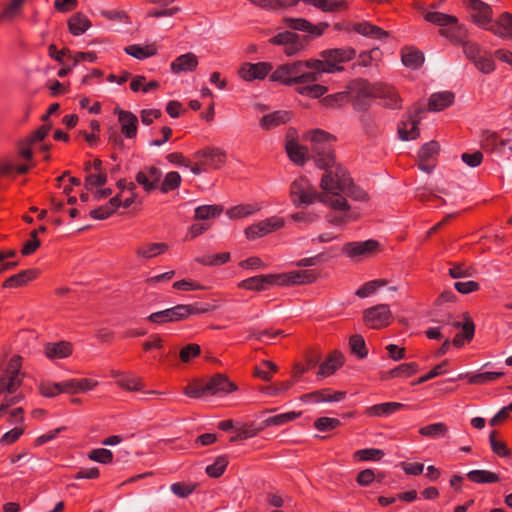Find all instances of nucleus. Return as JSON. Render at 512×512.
<instances>
[{
  "instance_id": "nucleus-1",
  "label": "nucleus",
  "mask_w": 512,
  "mask_h": 512,
  "mask_svg": "<svg viewBox=\"0 0 512 512\" xmlns=\"http://www.w3.org/2000/svg\"><path fill=\"white\" fill-rule=\"evenodd\" d=\"M349 184V174L343 167L325 172L321 178L320 186L323 193L320 202L331 208L326 219L334 226H342L358 218V213L352 210L346 198L339 194V191H345Z\"/></svg>"
},
{
  "instance_id": "nucleus-2",
  "label": "nucleus",
  "mask_w": 512,
  "mask_h": 512,
  "mask_svg": "<svg viewBox=\"0 0 512 512\" xmlns=\"http://www.w3.org/2000/svg\"><path fill=\"white\" fill-rule=\"evenodd\" d=\"M313 63L307 59L280 65L270 74L269 79L286 86L296 85V92L302 96L320 98L328 89L316 83L318 79Z\"/></svg>"
},
{
  "instance_id": "nucleus-3",
  "label": "nucleus",
  "mask_w": 512,
  "mask_h": 512,
  "mask_svg": "<svg viewBox=\"0 0 512 512\" xmlns=\"http://www.w3.org/2000/svg\"><path fill=\"white\" fill-rule=\"evenodd\" d=\"M424 19L429 23L439 26L441 36L452 42L462 43L463 52L471 62L474 63L481 56V49L478 44L465 41L467 31L455 16L442 12H426Z\"/></svg>"
},
{
  "instance_id": "nucleus-4",
  "label": "nucleus",
  "mask_w": 512,
  "mask_h": 512,
  "mask_svg": "<svg viewBox=\"0 0 512 512\" xmlns=\"http://www.w3.org/2000/svg\"><path fill=\"white\" fill-rule=\"evenodd\" d=\"M306 139L311 143V150L314 153V159L320 169L335 171L337 166L333 168L335 156L333 143L336 137L324 130L314 129L306 134ZM338 167H340L338 165Z\"/></svg>"
},
{
  "instance_id": "nucleus-5",
  "label": "nucleus",
  "mask_w": 512,
  "mask_h": 512,
  "mask_svg": "<svg viewBox=\"0 0 512 512\" xmlns=\"http://www.w3.org/2000/svg\"><path fill=\"white\" fill-rule=\"evenodd\" d=\"M356 56V51L351 47L326 49L320 52L322 59L310 58L317 79L320 80L324 73L343 71L342 63L351 61Z\"/></svg>"
},
{
  "instance_id": "nucleus-6",
  "label": "nucleus",
  "mask_w": 512,
  "mask_h": 512,
  "mask_svg": "<svg viewBox=\"0 0 512 512\" xmlns=\"http://www.w3.org/2000/svg\"><path fill=\"white\" fill-rule=\"evenodd\" d=\"M209 309L195 304H178L171 308L151 313L146 320L156 325L179 322L188 319L192 315L206 313Z\"/></svg>"
},
{
  "instance_id": "nucleus-7",
  "label": "nucleus",
  "mask_w": 512,
  "mask_h": 512,
  "mask_svg": "<svg viewBox=\"0 0 512 512\" xmlns=\"http://www.w3.org/2000/svg\"><path fill=\"white\" fill-rule=\"evenodd\" d=\"M379 83L370 84L366 80H356L350 85V92L353 98L355 110L364 111L370 105L372 99L378 96Z\"/></svg>"
},
{
  "instance_id": "nucleus-8",
  "label": "nucleus",
  "mask_w": 512,
  "mask_h": 512,
  "mask_svg": "<svg viewBox=\"0 0 512 512\" xmlns=\"http://www.w3.org/2000/svg\"><path fill=\"white\" fill-rule=\"evenodd\" d=\"M318 194L308 179L300 177L295 179L290 186V197L292 203L299 207L301 205L313 204L316 199L320 200Z\"/></svg>"
},
{
  "instance_id": "nucleus-9",
  "label": "nucleus",
  "mask_w": 512,
  "mask_h": 512,
  "mask_svg": "<svg viewBox=\"0 0 512 512\" xmlns=\"http://www.w3.org/2000/svg\"><path fill=\"white\" fill-rule=\"evenodd\" d=\"M21 357L14 356L10 359L5 374L0 376V394L16 392L22 385L23 377L20 374Z\"/></svg>"
},
{
  "instance_id": "nucleus-10",
  "label": "nucleus",
  "mask_w": 512,
  "mask_h": 512,
  "mask_svg": "<svg viewBox=\"0 0 512 512\" xmlns=\"http://www.w3.org/2000/svg\"><path fill=\"white\" fill-rule=\"evenodd\" d=\"M391 320L392 312L387 304H378L366 309L363 313V321L371 329L387 327Z\"/></svg>"
},
{
  "instance_id": "nucleus-11",
  "label": "nucleus",
  "mask_w": 512,
  "mask_h": 512,
  "mask_svg": "<svg viewBox=\"0 0 512 512\" xmlns=\"http://www.w3.org/2000/svg\"><path fill=\"white\" fill-rule=\"evenodd\" d=\"M285 221L282 217L272 216L248 226L245 229L247 239L254 240L284 227Z\"/></svg>"
},
{
  "instance_id": "nucleus-12",
  "label": "nucleus",
  "mask_w": 512,
  "mask_h": 512,
  "mask_svg": "<svg viewBox=\"0 0 512 512\" xmlns=\"http://www.w3.org/2000/svg\"><path fill=\"white\" fill-rule=\"evenodd\" d=\"M273 66L269 62H258V63H243L239 70L238 75L244 81H254L265 79L272 71Z\"/></svg>"
},
{
  "instance_id": "nucleus-13",
  "label": "nucleus",
  "mask_w": 512,
  "mask_h": 512,
  "mask_svg": "<svg viewBox=\"0 0 512 512\" xmlns=\"http://www.w3.org/2000/svg\"><path fill=\"white\" fill-rule=\"evenodd\" d=\"M283 22L292 30L307 32L309 34L308 36H310V40L314 37H320L329 27L327 22L312 24L304 18L285 17Z\"/></svg>"
},
{
  "instance_id": "nucleus-14",
  "label": "nucleus",
  "mask_w": 512,
  "mask_h": 512,
  "mask_svg": "<svg viewBox=\"0 0 512 512\" xmlns=\"http://www.w3.org/2000/svg\"><path fill=\"white\" fill-rule=\"evenodd\" d=\"M317 279L314 270L290 271L277 274L278 286L310 284Z\"/></svg>"
},
{
  "instance_id": "nucleus-15",
  "label": "nucleus",
  "mask_w": 512,
  "mask_h": 512,
  "mask_svg": "<svg viewBox=\"0 0 512 512\" xmlns=\"http://www.w3.org/2000/svg\"><path fill=\"white\" fill-rule=\"evenodd\" d=\"M379 247L376 240L355 241L344 244L342 251L349 258L367 257L374 254Z\"/></svg>"
},
{
  "instance_id": "nucleus-16",
  "label": "nucleus",
  "mask_w": 512,
  "mask_h": 512,
  "mask_svg": "<svg viewBox=\"0 0 512 512\" xmlns=\"http://www.w3.org/2000/svg\"><path fill=\"white\" fill-rule=\"evenodd\" d=\"M421 110L409 113L403 117L398 125V134L401 140L408 141L416 139L420 132L418 125L420 123Z\"/></svg>"
},
{
  "instance_id": "nucleus-17",
  "label": "nucleus",
  "mask_w": 512,
  "mask_h": 512,
  "mask_svg": "<svg viewBox=\"0 0 512 512\" xmlns=\"http://www.w3.org/2000/svg\"><path fill=\"white\" fill-rule=\"evenodd\" d=\"M196 158L203 159L201 164L210 169H220L226 163V152L221 148H204L195 153Z\"/></svg>"
},
{
  "instance_id": "nucleus-18",
  "label": "nucleus",
  "mask_w": 512,
  "mask_h": 512,
  "mask_svg": "<svg viewBox=\"0 0 512 512\" xmlns=\"http://www.w3.org/2000/svg\"><path fill=\"white\" fill-rule=\"evenodd\" d=\"M162 171L155 166H145L136 176V182L143 187L146 192L154 191L158 188Z\"/></svg>"
},
{
  "instance_id": "nucleus-19",
  "label": "nucleus",
  "mask_w": 512,
  "mask_h": 512,
  "mask_svg": "<svg viewBox=\"0 0 512 512\" xmlns=\"http://www.w3.org/2000/svg\"><path fill=\"white\" fill-rule=\"evenodd\" d=\"M272 286H278L277 274L257 275L239 282L238 287L251 291H265Z\"/></svg>"
},
{
  "instance_id": "nucleus-20",
  "label": "nucleus",
  "mask_w": 512,
  "mask_h": 512,
  "mask_svg": "<svg viewBox=\"0 0 512 512\" xmlns=\"http://www.w3.org/2000/svg\"><path fill=\"white\" fill-rule=\"evenodd\" d=\"M469 7L472 10V19L476 25L489 30L492 25V8L481 0H469Z\"/></svg>"
},
{
  "instance_id": "nucleus-21",
  "label": "nucleus",
  "mask_w": 512,
  "mask_h": 512,
  "mask_svg": "<svg viewBox=\"0 0 512 512\" xmlns=\"http://www.w3.org/2000/svg\"><path fill=\"white\" fill-rule=\"evenodd\" d=\"M463 318V323L459 321L446 322L447 324L452 325L454 328L462 329V333H457L452 341L453 345L458 348L462 347L465 341L470 342L473 339L475 333V325L472 318L467 313L463 315Z\"/></svg>"
},
{
  "instance_id": "nucleus-22",
  "label": "nucleus",
  "mask_w": 512,
  "mask_h": 512,
  "mask_svg": "<svg viewBox=\"0 0 512 512\" xmlns=\"http://www.w3.org/2000/svg\"><path fill=\"white\" fill-rule=\"evenodd\" d=\"M346 397V392L344 391H334L330 388L320 389L317 391H313L301 396V400L304 402H313V403H321V402H340L344 400Z\"/></svg>"
},
{
  "instance_id": "nucleus-23",
  "label": "nucleus",
  "mask_w": 512,
  "mask_h": 512,
  "mask_svg": "<svg viewBox=\"0 0 512 512\" xmlns=\"http://www.w3.org/2000/svg\"><path fill=\"white\" fill-rule=\"evenodd\" d=\"M114 113L118 115V121L121 125V132L126 138H134L137 134L138 118L130 111L115 108Z\"/></svg>"
},
{
  "instance_id": "nucleus-24",
  "label": "nucleus",
  "mask_w": 512,
  "mask_h": 512,
  "mask_svg": "<svg viewBox=\"0 0 512 512\" xmlns=\"http://www.w3.org/2000/svg\"><path fill=\"white\" fill-rule=\"evenodd\" d=\"M44 355L50 360L64 359L73 352V346L68 341L48 342L43 346Z\"/></svg>"
},
{
  "instance_id": "nucleus-25",
  "label": "nucleus",
  "mask_w": 512,
  "mask_h": 512,
  "mask_svg": "<svg viewBox=\"0 0 512 512\" xmlns=\"http://www.w3.org/2000/svg\"><path fill=\"white\" fill-rule=\"evenodd\" d=\"M235 389V384L221 374L215 375L205 383V390L208 395L226 394Z\"/></svg>"
},
{
  "instance_id": "nucleus-26",
  "label": "nucleus",
  "mask_w": 512,
  "mask_h": 512,
  "mask_svg": "<svg viewBox=\"0 0 512 512\" xmlns=\"http://www.w3.org/2000/svg\"><path fill=\"white\" fill-rule=\"evenodd\" d=\"M168 248L169 246L164 242H144L136 247L135 254L138 259L150 260L164 254Z\"/></svg>"
},
{
  "instance_id": "nucleus-27",
  "label": "nucleus",
  "mask_w": 512,
  "mask_h": 512,
  "mask_svg": "<svg viewBox=\"0 0 512 512\" xmlns=\"http://www.w3.org/2000/svg\"><path fill=\"white\" fill-rule=\"evenodd\" d=\"M489 31L502 39L512 40V14L503 12L489 27Z\"/></svg>"
},
{
  "instance_id": "nucleus-28",
  "label": "nucleus",
  "mask_w": 512,
  "mask_h": 512,
  "mask_svg": "<svg viewBox=\"0 0 512 512\" xmlns=\"http://www.w3.org/2000/svg\"><path fill=\"white\" fill-rule=\"evenodd\" d=\"M381 99L383 106L390 109H399L402 107V100L399 97L397 90L387 84L379 83L378 96Z\"/></svg>"
},
{
  "instance_id": "nucleus-29",
  "label": "nucleus",
  "mask_w": 512,
  "mask_h": 512,
  "mask_svg": "<svg viewBox=\"0 0 512 512\" xmlns=\"http://www.w3.org/2000/svg\"><path fill=\"white\" fill-rule=\"evenodd\" d=\"M405 407V404L399 402L379 403L367 407L364 414L368 417H388Z\"/></svg>"
},
{
  "instance_id": "nucleus-30",
  "label": "nucleus",
  "mask_w": 512,
  "mask_h": 512,
  "mask_svg": "<svg viewBox=\"0 0 512 512\" xmlns=\"http://www.w3.org/2000/svg\"><path fill=\"white\" fill-rule=\"evenodd\" d=\"M197 66L198 57L194 53L188 52L178 56L174 61H172L170 69L173 73L179 74L182 72H192L196 70Z\"/></svg>"
},
{
  "instance_id": "nucleus-31",
  "label": "nucleus",
  "mask_w": 512,
  "mask_h": 512,
  "mask_svg": "<svg viewBox=\"0 0 512 512\" xmlns=\"http://www.w3.org/2000/svg\"><path fill=\"white\" fill-rule=\"evenodd\" d=\"M39 275L37 269H27L20 271L19 273L10 276L3 282L4 288H18L25 286L32 280L36 279Z\"/></svg>"
},
{
  "instance_id": "nucleus-32",
  "label": "nucleus",
  "mask_w": 512,
  "mask_h": 512,
  "mask_svg": "<svg viewBox=\"0 0 512 512\" xmlns=\"http://www.w3.org/2000/svg\"><path fill=\"white\" fill-rule=\"evenodd\" d=\"M344 363L343 354L334 350L329 354L327 359L320 365L318 374L321 376H330L335 373Z\"/></svg>"
},
{
  "instance_id": "nucleus-33",
  "label": "nucleus",
  "mask_w": 512,
  "mask_h": 512,
  "mask_svg": "<svg viewBox=\"0 0 512 512\" xmlns=\"http://www.w3.org/2000/svg\"><path fill=\"white\" fill-rule=\"evenodd\" d=\"M67 24L68 30L73 36L84 34L91 27V21L81 12L73 14Z\"/></svg>"
},
{
  "instance_id": "nucleus-34",
  "label": "nucleus",
  "mask_w": 512,
  "mask_h": 512,
  "mask_svg": "<svg viewBox=\"0 0 512 512\" xmlns=\"http://www.w3.org/2000/svg\"><path fill=\"white\" fill-rule=\"evenodd\" d=\"M419 370V365L416 362L403 363L399 366L384 372L382 375L383 380L392 378H408Z\"/></svg>"
},
{
  "instance_id": "nucleus-35",
  "label": "nucleus",
  "mask_w": 512,
  "mask_h": 512,
  "mask_svg": "<svg viewBox=\"0 0 512 512\" xmlns=\"http://www.w3.org/2000/svg\"><path fill=\"white\" fill-rule=\"evenodd\" d=\"M454 102V94L449 91L434 93L430 96L428 108L430 111H442Z\"/></svg>"
},
{
  "instance_id": "nucleus-36",
  "label": "nucleus",
  "mask_w": 512,
  "mask_h": 512,
  "mask_svg": "<svg viewBox=\"0 0 512 512\" xmlns=\"http://www.w3.org/2000/svg\"><path fill=\"white\" fill-rule=\"evenodd\" d=\"M126 54L138 59L144 60L149 57L155 56L158 49L155 43L146 44L141 46L139 44L128 45L124 48Z\"/></svg>"
},
{
  "instance_id": "nucleus-37",
  "label": "nucleus",
  "mask_w": 512,
  "mask_h": 512,
  "mask_svg": "<svg viewBox=\"0 0 512 512\" xmlns=\"http://www.w3.org/2000/svg\"><path fill=\"white\" fill-rule=\"evenodd\" d=\"M290 120V113L287 111H274L264 115L260 119V126L265 130H270L287 123Z\"/></svg>"
},
{
  "instance_id": "nucleus-38",
  "label": "nucleus",
  "mask_w": 512,
  "mask_h": 512,
  "mask_svg": "<svg viewBox=\"0 0 512 512\" xmlns=\"http://www.w3.org/2000/svg\"><path fill=\"white\" fill-rule=\"evenodd\" d=\"M262 209V205L260 203H246L239 204L231 207L227 210V216L230 219H241L245 217H249Z\"/></svg>"
},
{
  "instance_id": "nucleus-39",
  "label": "nucleus",
  "mask_w": 512,
  "mask_h": 512,
  "mask_svg": "<svg viewBox=\"0 0 512 512\" xmlns=\"http://www.w3.org/2000/svg\"><path fill=\"white\" fill-rule=\"evenodd\" d=\"M305 4L312 5L323 12H336L345 10L349 4L347 0H303Z\"/></svg>"
},
{
  "instance_id": "nucleus-40",
  "label": "nucleus",
  "mask_w": 512,
  "mask_h": 512,
  "mask_svg": "<svg viewBox=\"0 0 512 512\" xmlns=\"http://www.w3.org/2000/svg\"><path fill=\"white\" fill-rule=\"evenodd\" d=\"M286 152L292 162L297 165H304L308 159V149L300 145L296 141H288L286 143Z\"/></svg>"
},
{
  "instance_id": "nucleus-41",
  "label": "nucleus",
  "mask_w": 512,
  "mask_h": 512,
  "mask_svg": "<svg viewBox=\"0 0 512 512\" xmlns=\"http://www.w3.org/2000/svg\"><path fill=\"white\" fill-rule=\"evenodd\" d=\"M401 60L404 66L410 69H418L424 63V54L417 49L405 48L401 53Z\"/></svg>"
},
{
  "instance_id": "nucleus-42",
  "label": "nucleus",
  "mask_w": 512,
  "mask_h": 512,
  "mask_svg": "<svg viewBox=\"0 0 512 512\" xmlns=\"http://www.w3.org/2000/svg\"><path fill=\"white\" fill-rule=\"evenodd\" d=\"M310 36H300L297 34V38L293 39L285 48L283 52L288 57L299 55L305 51L308 47Z\"/></svg>"
},
{
  "instance_id": "nucleus-43",
  "label": "nucleus",
  "mask_w": 512,
  "mask_h": 512,
  "mask_svg": "<svg viewBox=\"0 0 512 512\" xmlns=\"http://www.w3.org/2000/svg\"><path fill=\"white\" fill-rule=\"evenodd\" d=\"M467 478L477 484H490L499 481L498 474L488 470H471L467 473Z\"/></svg>"
},
{
  "instance_id": "nucleus-44",
  "label": "nucleus",
  "mask_w": 512,
  "mask_h": 512,
  "mask_svg": "<svg viewBox=\"0 0 512 512\" xmlns=\"http://www.w3.org/2000/svg\"><path fill=\"white\" fill-rule=\"evenodd\" d=\"M300 416H301V412H295V411L285 412V413L277 414V415L270 416V417L266 418L263 421V424L265 427L282 426L286 423H289V422L299 418Z\"/></svg>"
},
{
  "instance_id": "nucleus-45",
  "label": "nucleus",
  "mask_w": 512,
  "mask_h": 512,
  "mask_svg": "<svg viewBox=\"0 0 512 512\" xmlns=\"http://www.w3.org/2000/svg\"><path fill=\"white\" fill-rule=\"evenodd\" d=\"M418 432L429 438L444 437L448 432V426L443 422H437L421 427Z\"/></svg>"
},
{
  "instance_id": "nucleus-46",
  "label": "nucleus",
  "mask_w": 512,
  "mask_h": 512,
  "mask_svg": "<svg viewBox=\"0 0 512 512\" xmlns=\"http://www.w3.org/2000/svg\"><path fill=\"white\" fill-rule=\"evenodd\" d=\"M502 376H504V372L501 371H485L471 375L468 379V383L473 385H483L494 382Z\"/></svg>"
},
{
  "instance_id": "nucleus-47",
  "label": "nucleus",
  "mask_w": 512,
  "mask_h": 512,
  "mask_svg": "<svg viewBox=\"0 0 512 512\" xmlns=\"http://www.w3.org/2000/svg\"><path fill=\"white\" fill-rule=\"evenodd\" d=\"M223 212L220 205H202L195 209L196 220H208L219 216Z\"/></svg>"
},
{
  "instance_id": "nucleus-48",
  "label": "nucleus",
  "mask_w": 512,
  "mask_h": 512,
  "mask_svg": "<svg viewBox=\"0 0 512 512\" xmlns=\"http://www.w3.org/2000/svg\"><path fill=\"white\" fill-rule=\"evenodd\" d=\"M181 181L182 178L178 172H168L160 185V190L162 193H168L170 191H173L180 186Z\"/></svg>"
},
{
  "instance_id": "nucleus-49",
  "label": "nucleus",
  "mask_w": 512,
  "mask_h": 512,
  "mask_svg": "<svg viewBox=\"0 0 512 512\" xmlns=\"http://www.w3.org/2000/svg\"><path fill=\"white\" fill-rule=\"evenodd\" d=\"M385 455L384 451L377 448H367L357 450L354 458L358 461H379Z\"/></svg>"
},
{
  "instance_id": "nucleus-50",
  "label": "nucleus",
  "mask_w": 512,
  "mask_h": 512,
  "mask_svg": "<svg viewBox=\"0 0 512 512\" xmlns=\"http://www.w3.org/2000/svg\"><path fill=\"white\" fill-rule=\"evenodd\" d=\"M349 101V92L342 91L324 97L321 102L325 107H340Z\"/></svg>"
},
{
  "instance_id": "nucleus-51",
  "label": "nucleus",
  "mask_w": 512,
  "mask_h": 512,
  "mask_svg": "<svg viewBox=\"0 0 512 512\" xmlns=\"http://www.w3.org/2000/svg\"><path fill=\"white\" fill-rule=\"evenodd\" d=\"M351 352L359 359H364L368 355L365 340L361 335H353L349 341Z\"/></svg>"
},
{
  "instance_id": "nucleus-52",
  "label": "nucleus",
  "mask_w": 512,
  "mask_h": 512,
  "mask_svg": "<svg viewBox=\"0 0 512 512\" xmlns=\"http://www.w3.org/2000/svg\"><path fill=\"white\" fill-rule=\"evenodd\" d=\"M387 281L384 279H376L366 282L357 291L356 295L360 298H366L377 291V289L385 286Z\"/></svg>"
},
{
  "instance_id": "nucleus-53",
  "label": "nucleus",
  "mask_w": 512,
  "mask_h": 512,
  "mask_svg": "<svg viewBox=\"0 0 512 512\" xmlns=\"http://www.w3.org/2000/svg\"><path fill=\"white\" fill-rule=\"evenodd\" d=\"M88 457L90 460L102 464H109L113 461V453L106 448H97L89 452Z\"/></svg>"
},
{
  "instance_id": "nucleus-54",
  "label": "nucleus",
  "mask_w": 512,
  "mask_h": 512,
  "mask_svg": "<svg viewBox=\"0 0 512 512\" xmlns=\"http://www.w3.org/2000/svg\"><path fill=\"white\" fill-rule=\"evenodd\" d=\"M340 425L341 421L339 419L331 417H320L314 422V427L321 432L332 431Z\"/></svg>"
},
{
  "instance_id": "nucleus-55",
  "label": "nucleus",
  "mask_w": 512,
  "mask_h": 512,
  "mask_svg": "<svg viewBox=\"0 0 512 512\" xmlns=\"http://www.w3.org/2000/svg\"><path fill=\"white\" fill-rule=\"evenodd\" d=\"M439 152V145L436 141L425 143L419 153L418 158L420 161H431Z\"/></svg>"
},
{
  "instance_id": "nucleus-56",
  "label": "nucleus",
  "mask_w": 512,
  "mask_h": 512,
  "mask_svg": "<svg viewBox=\"0 0 512 512\" xmlns=\"http://www.w3.org/2000/svg\"><path fill=\"white\" fill-rule=\"evenodd\" d=\"M228 465V461L225 457H218L213 464H210L206 467V473L213 478H218L226 470Z\"/></svg>"
},
{
  "instance_id": "nucleus-57",
  "label": "nucleus",
  "mask_w": 512,
  "mask_h": 512,
  "mask_svg": "<svg viewBox=\"0 0 512 512\" xmlns=\"http://www.w3.org/2000/svg\"><path fill=\"white\" fill-rule=\"evenodd\" d=\"M170 489L174 495L179 498H187L196 489V484L176 482L170 486Z\"/></svg>"
},
{
  "instance_id": "nucleus-58",
  "label": "nucleus",
  "mask_w": 512,
  "mask_h": 512,
  "mask_svg": "<svg viewBox=\"0 0 512 512\" xmlns=\"http://www.w3.org/2000/svg\"><path fill=\"white\" fill-rule=\"evenodd\" d=\"M200 353L201 347L198 344L190 343L180 350L179 357L182 362L188 363L195 357L199 356Z\"/></svg>"
},
{
  "instance_id": "nucleus-59",
  "label": "nucleus",
  "mask_w": 512,
  "mask_h": 512,
  "mask_svg": "<svg viewBox=\"0 0 512 512\" xmlns=\"http://www.w3.org/2000/svg\"><path fill=\"white\" fill-rule=\"evenodd\" d=\"M107 182L106 172L90 173L85 178V187L90 190L95 187L103 186Z\"/></svg>"
},
{
  "instance_id": "nucleus-60",
  "label": "nucleus",
  "mask_w": 512,
  "mask_h": 512,
  "mask_svg": "<svg viewBox=\"0 0 512 512\" xmlns=\"http://www.w3.org/2000/svg\"><path fill=\"white\" fill-rule=\"evenodd\" d=\"M39 391L40 394L44 397H55L59 394H61V384L50 382V381H43L39 384Z\"/></svg>"
},
{
  "instance_id": "nucleus-61",
  "label": "nucleus",
  "mask_w": 512,
  "mask_h": 512,
  "mask_svg": "<svg viewBox=\"0 0 512 512\" xmlns=\"http://www.w3.org/2000/svg\"><path fill=\"white\" fill-rule=\"evenodd\" d=\"M277 371V366L275 363L264 360L261 363V367H256L255 369V376L265 380L270 381L271 379V373Z\"/></svg>"
},
{
  "instance_id": "nucleus-62",
  "label": "nucleus",
  "mask_w": 512,
  "mask_h": 512,
  "mask_svg": "<svg viewBox=\"0 0 512 512\" xmlns=\"http://www.w3.org/2000/svg\"><path fill=\"white\" fill-rule=\"evenodd\" d=\"M482 147L486 150L494 151L498 149L499 146L505 145V140L499 138V136L495 133H488L482 139Z\"/></svg>"
},
{
  "instance_id": "nucleus-63",
  "label": "nucleus",
  "mask_w": 512,
  "mask_h": 512,
  "mask_svg": "<svg viewBox=\"0 0 512 512\" xmlns=\"http://www.w3.org/2000/svg\"><path fill=\"white\" fill-rule=\"evenodd\" d=\"M25 0H10L2 12V18L12 19L20 13Z\"/></svg>"
},
{
  "instance_id": "nucleus-64",
  "label": "nucleus",
  "mask_w": 512,
  "mask_h": 512,
  "mask_svg": "<svg viewBox=\"0 0 512 512\" xmlns=\"http://www.w3.org/2000/svg\"><path fill=\"white\" fill-rule=\"evenodd\" d=\"M473 64L480 72L484 74H490L495 69L493 59L487 55H481Z\"/></svg>"
}]
</instances>
